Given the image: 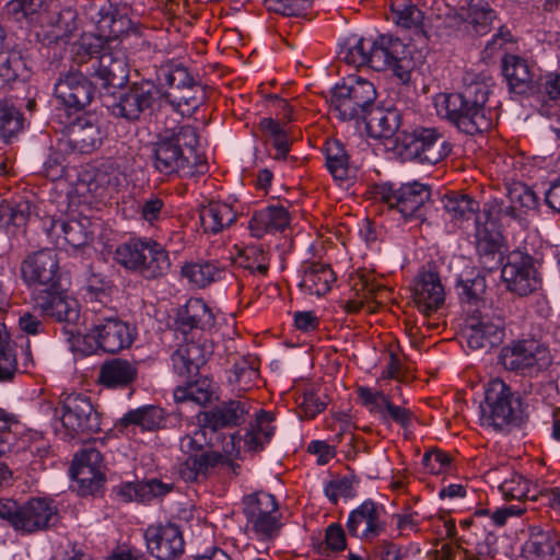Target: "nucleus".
<instances>
[{
	"mask_svg": "<svg viewBox=\"0 0 560 560\" xmlns=\"http://www.w3.org/2000/svg\"><path fill=\"white\" fill-rule=\"evenodd\" d=\"M164 420V410L149 405L128 411L119 420V427L127 429L129 425H138L142 430L154 431L163 425Z\"/></svg>",
	"mask_w": 560,
	"mask_h": 560,
	"instance_id": "45",
	"label": "nucleus"
},
{
	"mask_svg": "<svg viewBox=\"0 0 560 560\" xmlns=\"http://www.w3.org/2000/svg\"><path fill=\"white\" fill-rule=\"evenodd\" d=\"M275 417L271 412L260 410L255 421L244 435V444L249 451L257 452L270 441L275 433L272 422Z\"/></svg>",
	"mask_w": 560,
	"mask_h": 560,
	"instance_id": "46",
	"label": "nucleus"
},
{
	"mask_svg": "<svg viewBox=\"0 0 560 560\" xmlns=\"http://www.w3.org/2000/svg\"><path fill=\"white\" fill-rule=\"evenodd\" d=\"M50 30L42 34V42L46 46L66 43L77 31V15L71 10H65L51 18Z\"/></svg>",
	"mask_w": 560,
	"mask_h": 560,
	"instance_id": "44",
	"label": "nucleus"
},
{
	"mask_svg": "<svg viewBox=\"0 0 560 560\" xmlns=\"http://www.w3.org/2000/svg\"><path fill=\"white\" fill-rule=\"evenodd\" d=\"M376 97V88L371 81L361 77H349L334 88L330 106L341 120H358L370 112Z\"/></svg>",
	"mask_w": 560,
	"mask_h": 560,
	"instance_id": "6",
	"label": "nucleus"
},
{
	"mask_svg": "<svg viewBox=\"0 0 560 560\" xmlns=\"http://www.w3.org/2000/svg\"><path fill=\"white\" fill-rule=\"evenodd\" d=\"M336 280L337 276L329 264L308 261L303 264L300 288L311 295L323 296L331 290Z\"/></svg>",
	"mask_w": 560,
	"mask_h": 560,
	"instance_id": "31",
	"label": "nucleus"
},
{
	"mask_svg": "<svg viewBox=\"0 0 560 560\" xmlns=\"http://www.w3.org/2000/svg\"><path fill=\"white\" fill-rule=\"evenodd\" d=\"M489 88L474 82L459 93L441 94L436 97L438 114L467 135L488 131L494 124V113L487 106Z\"/></svg>",
	"mask_w": 560,
	"mask_h": 560,
	"instance_id": "1",
	"label": "nucleus"
},
{
	"mask_svg": "<svg viewBox=\"0 0 560 560\" xmlns=\"http://www.w3.org/2000/svg\"><path fill=\"white\" fill-rule=\"evenodd\" d=\"M483 213L489 220L510 221L521 220L522 213L517 212L511 199L505 195L503 198H492L483 205Z\"/></svg>",
	"mask_w": 560,
	"mask_h": 560,
	"instance_id": "58",
	"label": "nucleus"
},
{
	"mask_svg": "<svg viewBox=\"0 0 560 560\" xmlns=\"http://www.w3.org/2000/svg\"><path fill=\"white\" fill-rule=\"evenodd\" d=\"M362 119L370 137L389 139L398 131L401 115L396 108L373 106Z\"/></svg>",
	"mask_w": 560,
	"mask_h": 560,
	"instance_id": "33",
	"label": "nucleus"
},
{
	"mask_svg": "<svg viewBox=\"0 0 560 560\" xmlns=\"http://www.w3.org/2000/svg\"><path fill=\"white\" fill-rule=\"evenodd\" d=\"M462 16L477 34H486L489 25L495 19V12L488 2L478 0L469 3Z\"/></svg>",
	"mask_w": 560,
	"mask_h": 560,
	"instance_id": "55",
	"label": "nucleus"
},
{
	"mask_svg": "<svg viewBox=\"0 0 560 560\" xmlns=\"http://www.w3.org/2000/svg\"><path fill=\"white\" fill-rule=\"evenodd\" d=\"M173 483H165L159 479L141 482H126L116 488V495L122 502H149L152 499L164 497L173 490Z\"/></svg>",
	"mask_w": 560,
	"mask_h": 560,
	"instance_id": "32",
	"label": "nucleus"
},
{
	"mask_svg": "<svg viewBox=\"0 0 560 560\" xmlns=\"http://www.w3.org/2000/svg\"><path fill=\"white\" fill-rule=\"evenodd\" d=\"M91 328L88 337L105 352L117 353L133 342V328L119 318L117 311L98 302L88 310Z\"/></svg>",
	"mask_w": 560,
	"mask_h": 560,
	"instance_id": "5",
	"label": "nucleus"
},
{
	"mask_svg": "<svg viewBox=\"0 0 560 560\" xmlns=\"http://www.w3.org/2000/svg\"><path fill=\"white\" fill-rule=\"evenodd\" d=\"M24 126L23 114L9 100L0 101V138L8 141Z\"/></svg>",
	"mask_w": 560,
	"mask_h": 560,
	"instance_id": "54",
	"label": "nucleus"
},
{
	"mask_svg": "<svg viewBox=\"0 0 560 560\" xmlns=\"http://www.w3.org/2000/svg\"><path fill=\"white\" fill-rule=\"evenodd\" d=\"M504 325L505 320L501 312L490 313L487 307H483V311H474L466 330L468 347L478 350L500 345L504 338Z\"/></svg>",
	"mask_w": 560,
	"mask_h": 560,
	"instance_id": "15",
	"label": "nucleus"
},
{
	"mask_svg": "<svg viewBox=\"0 0 560 560\" xmlns=\"http://www.w3.org/2000/svg\"><path fill=\"white\" fill-rule=\"evenodd\" d=\"M290 213L283 206H269L256 211L249 220L248 228L255 237L267 233L283 231L290 224Z\"/></svg>",
	"mask_w": 560,
	"mask_h": 560,
	"instance_id": "34",
	"label": "nucleus"
},
{
	"mask_svg": "<svg viewBox=\"0 0 560 560\" xmlns=\"http://www.w3.org/2000/svg\"><path fill=\"white\" fill-rule=\"evenodd\" d=\"M120 182V172L115 161L102 163L89 182V190L95 197L102 198L107 191L117 190Z\"/></svg>",
	"mask_w": 560,
	"mask_h": 560,
	"instance_id": "48",
	"label": "nucleus"
},
{
	"mask_svg": "<svg viewBox=\"0 0 560 560\" xmlns=\"http://www.w3.org/2000/svg\"><path fill=\"white\" fill-rule=\"evenodd\" d=\"M409 59L407 46L399 39L381 35L371 43L370 65L375 71L390 69L402 81L409 79Z\"/></svg>",
	"mask_w": 560,
	"mask_h": 560,
	"instance_id": "12",
	"label": "nucleus"
},
{
	"mask_svg": "<svg viewBox=\"0 0 560 560\" xmlns=\"http://www.w3.org/2000/svg\"><path fill=\"white\" fill-rule=\"evenodd\" d=\"M103 456L98 450L88 446L81 450L70 468L72 478L79 483L81 494H93L105 481Z\"/></svg>",
	"mask_w": 560,
	"mask_h": 560,
	"instance_id": "19",
	"label": "nucleus"
},
{
	"mask_svg": "<svg viewBox=\"0 0 560 560\" xmlns=\"http://www.w3.org/2000/svg\"><path fill=\"white\" fill-rule=\"evenodd\" d=\"M431 189L418 182L401 185L395 190L382 192L381 199L389 209H395L406 222L424 221L425 207Z\"/></svg>",
	"mask_w": 560,
	"mask_h": 560,
	"instance_id": "11",
	"label": "nucleus"
},
{
	"mask_svg": "<svg viewBox=\"0 0 560 560\" xmlns=\"http://www.w3.org/2000/svg\"><path fill=\"white\" fill-rule=\"evenodd\" d=\"M171 104L183 115L194 113L205 98L203 88L195 83L184 90L173 91L167 94Z\"/></svg>",
	"mask_w": 560,
	"mask_h": 560,
	"instance_id": "53",
	"label": "nucleus"
},
{
	"mask_svg": "<svg viewBox=\"0 0 560 560\" xmlns=\"http://www.w3.org/2000/svg\"><path fill=\"white\" fill-rule=\"evenodd\" d=\"M152 242L151 238H131L117 246L114 258L127 270L137 272Z\"/></svg>",
	"mask_w": 560,
	"mask_h": 560,
	"instance_id": "47",
	"label": "nucleus"
},
{
	"mask_svg": "<svg viewBox=\"0 0 560 560\" xmlns=\"http://www.w3.org/2000/svg\"><path fill=\"white\" fill-rule=\"evenodd\" d=\"M476 249L485 269L493 270L502 264L503 236L494 229V223L481 224L476 221Z\"/></svg>",
	"mask_w": 560,
	"mask_h": 560,
	"instance_id": "28",
	"label": "nucleus"
},
{
	"mask_svg": "<svg viewBox=\"0 0 560 560\" xmlns=\"http://www.w3.org/2000/svg\"><path fill=\"white\" fill-rule=\"evenodd\" d=\"M67 139L72 150L86 154L101 147L104 132L94 119L79 117L69 125Z\"/></svg>",
	"mask_w": 560,
	"mask_h": 560,
	"instance_id": "29",
	"label": "nucleus"
},
{
	"mask_svg": "<svg viewBox=\"0 0 560 560\" xmlns=\"http://www.w3.org/2000/svg\"><path fill=\"white\" fill-rule=\"evenodd\" d=\"M171 269V260L165 248L153 241L149 244L145 258L142 259L137 273L148 280L165 277Z\"/></svg>",
	"mask_w": 560,
	"mask_h": 560,
	"instance_id": "42",
	"label": "nucleus"
},
{
	"mask_svg": "<svg viewBox=\"0 0 560 560\" xmlns=\"http://www.w3.org/2000/svg\"><path fill=\"white\" fill-rule=\"evenodd\" d=\"M324 152L327 170L336 180L345 182L355 176V167L351 165L349 154L339 140H327Z\"/></svg>",
	"mask_w": 560,
	"mask_h": 560,
	"instance_id": "41",
	"label": "nucleus"
},
{
	"mask_svg": "<svg viewBox=\"0 0 560 560\" xmlns=\"http://www.w3.org/2000/svg\"><path fill=\"white\" fill-rule=\"evenodd\" d=\"M502 279L508 289L520 296L528 295L535 291L538 279L533 257L521 250L511 252L502 268Z\"/></svg>",
	"mask_w": 560,
	"mask_h": 560,
	"instance_id": "20",
	"label": "nucleus"
},
{
	"mask_svg": "<svg viewBox=\"0 0 560 560\" xmlns=\"http://www.w3.org/2000/svg\"><path fill=\"white\" fill-rule=\"evenodd\" d=\"M443 208L456 225L471 220L479 213L480 203L470 195L450 191L442 198Z\"/></svg>",
	"mask_w": 560,
	"mask_h": 560,
	"instance_id": "40",
	"label": "nucleus"
},
{
	"mask_svg": "<svg viewBox=\"0 0 560 560\" xmlns=\"http://www.w3.org/2000/svg\"><path fill=\"white\" fill-rule=\"evenodd\" d=\"M250 406L245 400L222 401L207 411L197 415L199 427L218 431L224 428L241 425L246 421Z\"/></svg>",
	"mask_w": 560,
	"mask_h": 560,
	"instance_id": "24",
	"label": "nucleus"
},
{
	"mask_svg": "<svg viewBox=\"0 0 560 560\" xmlns=\"http://www.w3.org/2000/svg\"><path fill=\"white\" fill-rule=\"evenodd\" d=\"M144 538L149 551L159 560H174L184 553V537L175 524L151 525L145 529Z\"/></svg>",
	"mask_w": 560,
	"mask_h": 560,
	"instance_id": "21",
	"label": "nucleus"
},
{
	"mask_svg": "<svg viewBox=\"0 0 560 560\" xmlns=\"http://www.w3.org/2000/svg\"><path fill=\"white\" fill-rule=\"evenodd\" d=\"M357 392L362 405L371 413L378 415L384 422L393 421L402 429L411 427L415 417L413 412L402 406L394 405L382 390L361 386Z\"/></svg>",
	"mask_w": 560,
	"mask_h": 560,
	"instance_id": "23",
	"label": "nucleus"
},
{
	"mask_svg": "<svg viewBox=\"0 0 560 560\" xmlns=\"http://www.w3.org/2000/svg\"><path fill=\"white\" fill-rule=\"evenodd\" d=\"M498 537L490 532L481 530V536L474 542L470 548H465L464 560H481L485 558H494L497 550Z\"/></svg>",
	"mask_w": 560,
	"mask_h": 560,
	"instance_id": "60",
	"label": "nucleus"
},
{
	"mask_svg": "<svg viewBox=\"0 0 560 560\" xmlns=\"http://www.w3.org/2000/svg\"><path fill=\"white\" fill-rule=\"evenodd\" d=\"M347 547V539L343 528L338 523L330 524L325 530V539L318 546V552L329 556L330 552H339Z\"/></svg>",
	"mask_w": 560,
	"mask_h": 560,
	"instance_id": "61",
	"label": "nucleus"
},
{
	"mask_svg": "<svg viewBox=\"0 0 560 560\" xmlns=\"http://www.w3.org/2000/svg\"><path fill=\"white\" fill-rule=\"evenodd\" d=\"M523 551L529 560H559L560 539L555 533H537L526 542Z\"/></svg>",
	"mask_w": 560,
	"mask_h": 560,
	"instance_id": "43",
	"label": "nucleus"
},
{
	"mask_svg": "<svg viewBox=\"0 0 560 560\" xmlns=\"http://www.w3.org/2000/svg\"><path fill=\"white\" fill-rule=\"evenodd\" d=\"M116 37L97 35L93 33L83 34L72 44V61L79 67L95 61L98 56L109 49V44H115Z\"/></svg>",
	"mask_w": 560,
	"mask_h": 560,
	"instance_id": "37",
	"label": "nucleus"
},
{
	"mask_svg": "<svg viewBox=\"0 0 560 560\" xmlns=\"http://www.w3.org/2000/svg\"><path fill=\"white\" fill-rule=\"evenodd\" d=\"M238 211L226 202L211 201L200 209V223L206 233L217 234L236 221Z\"/></svg>",
	"mask_w": 560,
	"mask_h": 560,
	"instance_id": "36",
	"label": "nucleus"
},
{
	"mask_svg": "<svg viewBox=\"0 0 560 560\" xmlns=\"http://www.w3.org/2000/svg\"><path fill=\"white\" fill-rule=\"evenodd\" d=\"M61 423L70 438L102 430L101 416L84 394L72 393L62 399Z\"/></svg>",
	"mask_w": 560,
	"mask_h": 560,
	"instance_id": "10",
	"label": "nucleus"
},
{
	"mask_svg": "<svg viewBox=\"0 0 560 560\" xmlns=\"http://www.w3.org/2000/svg\"><path fill=\"white\" fill-rule=\"evenodd\" d=\"M500 361L505 370L534 378L552 363L549 349L535 339L512 341L502 348Z\"/></svg>",
	"mask_w": 560,
	"mask_h": 560,
	"instance_id": "7",
	"label": "nucleus"
},
{
	"mask_svg": "<svg viewBox=\"0 0 560 560\" xmlns=\"http://www.w3.org/2000/svg\"><path fill=\"white\" fill-rule=\"evenodd\" d=\"M43 4V0H10L4 5L3 13L16 22H32Z\"/></svg>",
	"mask_w": 560,
	"mask_h": 560,
	"instance_id": "57",
	"label": "nucleus"
},
{
	"mask_svg": "<svg viewBox=\"0 0 560 560\" xmlns=\"http://www.w3.org/2000/svg\"><path fill=\"white\" fill-rule=\"evenodd\" d=\"M412 295L419 311L424 315L438 311L445 300L440 276L434 271L420 272L415 281Z\"/></svg>",
	"mask_w": 560,
	"mask_h": 560,
	"instance_id": "27",
	"label": "nucleus"
},
{
	"mask_svg": "<svg viewBox=\"0 0 560 560\" xmlns=\"http://www.w3.org/2000/svg\"><path fill=\"white\" fill-rule=\"evenodd\" d=\"M401 154L420 163L438 164L452 152V144L434 127H418L397 137Z\"/></svg>",
	"mask_w": 560,
	"mask_h": 560,
	"instance_id": "8",
	"label": "nucleus"
},
{
	"mask_svg": "<svg viewBox=\"0 0 560 560\" xmlns=\"http://www.w3.org/2000/svg\"><path fill=\"white\" fill-rule=\"evenodd\" d=\"M178 323L184 329L209 330L214 326L215 317L202 299L191 298L179 311Z\"/></svg>",
	"mask_w": 560,
	"mask_h": 560,
	"instance_id": "39",
	"label": "nucleus"
},
{
	"mask_svg": "<svg viewBox=\"0 0 560 560\" xmlns=\"http://www.w3.org/2000/svg\"><path fill=\"white\" fill-rule=\"evenodd\" d=\"M371 39L360 38L353 45L341 50V58L351 66L362 67L370 65Z\"/></svg>",
	"mask_w": 560,
	"mask_h": 560,
	"instance_id": "62",
	"label": "nucleus"
},
{
	"mask_svg": "<svg viewBox=\"0 0 560 560\" xmlns=\"http://www.w3.org/2000/svg\"><path fill=\"white\" fill-rule=\"evenodd\" d=\"M138 376L137 364L114 358L106 360L98 370L97 383L105 388L117 389L130 386Z\"/></svg>",
	"mask_w": 560,
	"mask_h": 560,
	"instance_id": "30",
	"label": "nucleus"
},
{
	"mask_svg": "<svg viewBox=\"0 0 560 560\" xmlns=\"http://www.w3.org/2000/svg\"><path fill=\"white\" fill-rule=\"evenodd\" d=\"M506 195L517 212L522 213V217L526 213V210L536 208L538 203L535 191L523 183H513L509 186Z\"/></svg>",
	"mask_w": 560,
	"mask_h": 560,
	"instance_id": "59",
	"label": "nucleus"
},
{
	"mask_svg": "<svg viewBox=\"0 0 560 560\" xmlns=\"http://www.w3.org/2000/svg\"><path fill=\"white\" fill-rule=\"evenodd\" d=\"M108 48L92 63L91 69L86 70V74L104 89L119 88L127 82L129 77L127 58L124 50L119 48L117 38L116 43L109 44Z\"/></svg>",
	"mask_w": 560,
	"mask_h": 560,
	"instance_id": "17",
	"label": "nucleus"
},
{
	"mask_svg": "<svg viewBox=\"0 0 560 560\" xmlns=\"http://www.w3.org/2000/svg\"><path fill=\"white\" fill-rule=\"evenodd\" d=\"M236 264L240 268L266 276L269 270V257L261 246L252 245L245 247L238 255Z\"/></svg>",
	"mask_w": 560,
	"mask_h": 560,
	"instance_id": "56",
	"label": "nucleus"
},
{
	"mask_svg": "<svg viewBox=\"0 0 560 560\" xmlns=\"http://www.w3.org/2000/svg\"><path fill=\"white\" fill-rule=\"evenodd\" d=\"M18 371L15 343L3 324H0V381L13 378Z\"/></svg>",
	"mask_w": 560,
	"mask_h": 560,
	"instance_id": "52",
	"label": "nucleus"
},
{
	"mask_svg": "<svg viewBox=\"0 0 560 560\" xmlns=\"http://www.w3.org/2000/svg\"><path fill=\"white\" fill-rule=\"evenodd\" d=\"M225 268L217 260L185 262L180 268L182 278L197 289H203L224 278Z\"/></svg>",
	"mask_w": 560,
	"mask_h": 560,
	"instance_id": "35",
	"label": "nucleus"
},
{
	"mask_svg": "<svg viewBox=\"0 0 560 560\" xmlns=\"http://www.w3.org/2000/svg\"><path fill=\"white\" fill-rule=\"evenodd\" d=\"M325 494L332 504H337L341 498H353L355 495L353 478L346 476L329 480L325 486Z\"/></svg>",
	"mask_w": 560,
	"mask_h": 560,
	"instance_id": "63",
	"label": "nucleus"
},
{
	"mask_svg": "<svg viewBox=\"0 0 560 560\" xmlns=\"http://www.w3.org/2000/svg\"><path fill=\"white\" fill-rule=\"evenodd\" d=\"M51 232L74 248H80L92 238L90 232L79 220H57L52 222Z\"/></svg>",
	"mask_w": 560,
	"mask_h": 560,
	"instance_id": "50",
	"label": "nucleus"
},
{
	"mask_svg": "<svg viewBox=\"0 0 560 560\" xmlns=\"http://www.w3.org/2000/svg\"><path fill=\"white\" fill-rule=\"evenodd\" d=\"M198 144V135L194 127L182 125L166 130L154 143L153 165L164 175L178 174L189 170Z\"/></svg>",
	"mask_w": 560,
	"mask_h": 560,
	"instance_id": "2",
	"label": "nucleus"
},
{
	"mask_svg": "<svg viewBox=\"0 0 560 560\" xmlns=\"http://www.w3.org/2000/svg\"><path fill=\"white\" fill-rule=\"evenodd\" d=\"M0 518L21 535H33L54 527L59 515L54 502L45 498H31L22 504L0 499Z\"/></svg>",
	"mask_w": 560,
	"mask_h": 560,
	"instance_id": "3",
	"label": "nucleus"
},
{
	"mask_svg": "<svg viewBox=\"0 0 560 560\" xmlns=\"http://www.w3.org/2000/svg\"><path fill=\"white\" fill-rule=\"evenodd\" d=\"M156 94L158 89L152 82L132 83L119 94L118 101L112 105V114L128 121H137L142 114L152 108Z\"/></svg>",
	"mask_w": 560,
	"mask_h": 560,
	"instance_id": "18",
	"label": "nucleus"
},
{
	"mask_svg": "<svg viewBox=\"0 0 560 560\" xmlns=\"http://www.w3.org/2000/svg\"><path fill=\"white\" fill-rule=\"evenodd\" d=\"M171 361L176 374L189 377L198 373L199 368L206 363V351L198 342H186L173 352Z\"/></svg>",
	"mask_w": 560,
	"mask_h": 560,
	"instance_id": "38",
	"label": "nucleus"
},
{
	"mask_svg": "<svg viewBox=\"0 0 560 560\" xmlns=\"http://www.w3.org/2000/svg\"><path fill=\"white\" fill-rule=\"evenodd\" d=\"M243 503L248 530L258 540L269 541L277 538L282 527V514L275 495L258 491L245 497Z\"/></svg>",
	"mask_w": 560,
	"mask_h": 560,
	"instance_id": "9",
	"label": "nucleus"
},
{
	"mask_svg": "<svg viewBox=\"0 0 560 560\" xmlns=\"http://www.w3.org/2000/svg\"><path fill=\"white\" fill-rule=\"evenodd\" d=\"M500 490L506 500H525L528 498V482L518 474H513L500 485Z\"/></svg>",
	"mask_w": 560,
	"mask_h": 560,
	"instance_id": "64",
	"label": "nucleus"
},
{
	"mask_svg": "<svg viewBox=\"0 0 560 560\" xmlns=\"http://www.w3.org/2000/svg\"><path fill=\"white\" fill-rule=\"evenodd\" d=\"M213 395V382L207 377H200L185 386H177L173 394L176 402L192 401L200 406L211 402Z\"/></svg>",
	"mask_w": 560,
	"mask_h": 560,
	"instance_id": "49",
	"label": "nucleus"
},
{
	"mask_svg": "<svg viewBox=\"0 0 560 560\" xmlns=\"http://www.w3.org/2000/svg\"><path fill=\"white\" fill-rule=\"evenodd\" d=\"M389 19L399 26L410 28L421 25L423 14L411 0H390Z\"/></svg>",
	"mask_w": 560,
	"mask_h": 560,
	"instance_id": "51",
	"label": "nucleus"
},
{
	"mask_svg": "<svg viewBox=\"0 0 560 560\" xmlns=\"http://www.w3.org/2000/svg\"><path fill=\"white\" fill-rule=\"evenodd\" d=\"M501 67L509 89L513 93L522 95L536 90V67L527 59L516 55H505L501 60Z\"/></svg>",
	"mask_w": 560,
	"mask_h": 560,
	"instance_id": "26",
	"label": "nucleus"
},
{
	"mask_svg": "<svg viewBox=\"0 0 560 560\" xmlns=\"http://www.w3.org/2000/svg\"><path fill=\"white\" fill-rule=\"evenodd\" d=\"M55 96L66 107L83 109L93 100L94 88L80 72H68L55 83Z\"/></svg>",
	"mask_w": 560,
	"mask_h": 560,
	"instance_id": "25",
	"label": "nucleus"
},
{
	"mask_svg": "<svg viewBox=\"0 0 560 560\" xmlns=\"http://www.w3.org/2000/svg\"><path fill=\"white\" fill-rule=\"evenodd\" d=\"M384 509L373 500H365L350 512L347 529L353 537L371 541L385 530Z\"/></svg>",
	"mask_w": 560,
	"mask_h": 560,
	"instance_id": "22",
	"label": "nucleus"
},
{
	"mask_svg": "<svg viewBox=\"0 0 560 560\" xmlns=\"http://www.w3.org/2000/svg\"><path fill=\"white\" fill-rule=\"evenodd\" d=\"M480 408L482 424L494 431H505L511 427L520 425L523 419L520 397L500 378L488 383L485 401Z\"/></svg>",
	"mask_w": 560,
	"mask_h": 560,
	"instance_id": "4",
	"label": "nucleus"
},
{
	"mask_svg": "<svg viewBox=\"0 0 560 560\" xmlns=\"http://www.w3.org/2000/svg\"><path fill=\"white\" fill-rule=\"evenodd\" d=\"M21 273L24 282L34 291L57 289L60 278L57 253L45 248L28 255L21 264Z\"/></svg>",
	"mask_w": 560,
	"mask_h": 560,
	"instance_id": "13",
	"label": "nucleus"
},
{
	"mask_svg": "<svg viewBox=\"0 0 560 560\" xmlns=\"http://www.w3.org/2000/svg\"><path fill=\"white\" fill-rule=\"evenodd\" d=\"M32 300L42 316L71 326L72 335L79 332L74 330L80 320V304L75 299L62 295L57 289H40L32 293Z\"/></svg>",
	"mask_w": 560,
	"mask_h": 560,
	"instance_id": "16",
	"label": "nucleus"
},
{
	"mask_svg": "<svg viewBox=\"0 0 560 560\" xmlns=\"http://www.w3.org/2000/svg\"><path fill=\"white\" fill-rule=\"evenodd\" d=\"M240 465L218 452L189 455L180 464L178 474L186 482H199L213 475L237 476Z\"/></svg>",
	"mask_w": 560,
	"mask_h": 560,
	"instance_id": "14",
	"label": "nucleus"
}]
</instances>
